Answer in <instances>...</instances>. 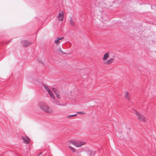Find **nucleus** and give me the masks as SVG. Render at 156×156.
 Wrapping results in <instances>:
<instances>
[{"label": "nucleus", "instance_id": "obj_5", "mask_svg": "<svg viewBox=\"0 0 156 156\" xmlns=\"http://www.w3.org/2000/svg\"><path fill=\"white\" fill-rule=\"evenodd\" d=\"M22 138L23 141L24 143L26 144H28L29 143V138L27 136H22Z\"/></svg>", "mask_w": 156, "mask_h": 156}, {"label": "nucleus", "instance_id": "obj_11", "mask_svg": "<svg viewBox=\"0 0 156 156\" xmlns=\"http://www.w3.org/2000/svg\"><path fill=\"white\" fill-rule=\"evenodd\" d=\"M70 24L71 26H74L75 25V23L73 22L72 19L71 17L70 19Z\"/></svg>", "mask_w": 156, "mask_h": 156}, {"label": "nucleus", "instance_id": "obj_8", "mask_svg": "<svg viewBox=\"0 0 156 156\" xmlns=\"http://www.w3.org/2000/svg\"><path fill=\"white\" fill-rule=\"evenodd\" d=\"M52 90L55 92V93L56 95L57 98H60V97H59V95L57 91L56 90V89L53 88L52 89Z\"/></svg>", "mask_w": 156, "mask_h": 156}, {"label": "nucleus", "instance_id": "obj_12", "mask_svg": "<svg viewBox=\"0 0 156 156\" xmlns=\"http://www.w3.org/2000/svg\"><path fill=\"white\" fill-rule=\"evenodd\" d=\"M43 85L44 86V88L48 92L50 91V90L49 88L48 87L47 85L44 84H43Z\"/></svg>", "mask_w": 156, "mask_h": 156}, {"label": "nucleus", "instance_id": "obj_21", "mask_svg": "<svg viewBox=\"0 0 156 156\" xmlns=\"http://www.w3.org/2000/svg\"><path fill=\"white\" fill-rule=\"evenodd\" d=\"M59 51L61 53H64V52L62 51V50L61 48H59Z\"/></svg>", "mask_w": 156, "mask_h": 156}, {"label": "nucleus", "instance_id": "obj_14", "mask_svg": "<svg viewBox=\"0 0 156 156\" xmlns=\"http://www.w3.org/2000/svg\"><path fill=\"white\" fill-rule=\"evenodd\" d=\"M77 115L76 114L72 115H70L67 116V117L68 118H69L70 117H73Z\"/></svg>", "mask_w": 156, "mask_h": 156}, {"label": "nucleus", "instance_id": "obj_4", "mask_svg": "<svg viewBox=\"0 0 156 156\" xmlns=\"http://www.w3.org/2000/svg\"><path fill=\"white\" fill-rule=\"evenodd\" d=\"M21 43L23 44V45L25 47H27L31 44L30 41L26 40H23L22 41Z\"/></svg>", "mask_w": 156, "mask_h": 156}, {"label": "nucleus", "instance_id": "obj_18", "mask_svg": "<svg viewBox=\"0 0 156 156\" xmlns=\"http://www.w3.org/2000/svg\"><path fill=\"white\" fill-rule=\"evenodd\" d=\"M57 38L58 39V40L59 41V40H62L64 38V37H57Z\"/></svg>", "mask_w": 156, "mask_h": 156}, {"label": "nucleus", "instance_id": "obj_10", "mask_svg": "<svg viewBox=\"0 0 156 156\" xmlns=\"http://www.w3.org/2000/svg\"><path fill=\"white\" fill-rule=\"evenodd\" d=\"M113 58H111L110 59L106 61L105 63L107 64H109L111 63L113 61Z\"/></svg>", "mask_w": 156, "mask_h": 156}, {"label": "nucleus", "instance_id": "obj_3", "mask_svg": "<svg viewBox=\"0 0 156 156\" xmlns=\"http://www.w3.org/2000/svg\"><path fill=\"white\" fill-rule=\"evenodd\" d=\"M135 114L137 116L138 119L141 122L146 121V120L145 117L138 112L135 111Z\"/></svg>", "mask_w": 156, "mask_h": 156}, {"label": "nucleus", "instance_id": "obj_7", "mask_svg": "<svg viewBox=\"0 0 156 156\" xmlns=\"http://www.w3.org/2000/svg\"><path fill=\"white\" fill-rule=\"evenodd\" d=\"M109 53L108 52L105 53L104 54V55L103 57V60H106L107 59V58H108L109 57Z\"/></svg>", "mask_w": 156, "mask_h": 156}, {"label": "nucleus", "instance_id": "obj_15", "mask_svg": "<svg viewBox=\"0 0 156 156\" xmlns=\"http://www.w3.org/2000/svg\"><path fill=\"white\" fill-rule=\"evenodd\" d=\"M59 42H60V41L57 38L56 40H55V43L57 45H58V44H59Z\"/></svg>", "mask_w": 156, "mask_h": 156}, {"label": "nucleus", "instance_id": "obj_20", "mask_svg": "<svg viewBox=\"0 0 156 156\" xmlns=\"http://www.w3.org/2000/svg\"><path fill=\"white\" fill-rule=\"evenodd\" d=\"M55 104H56L58 105H62V104L58 103V102H57V101H56L55 102Z\"/></svg>", "mask_w": 156, "mask_h": 156}, {"label": "nucleus", "instance_id": "obj_13", "mask_svg": "<svg viewBox=\"0 0 156 156\" xmlns=\"http://www.w3.org/2000/svg\"><path fill=\"white\" fill-rule=\"evenodd\" d=\"M48 92L52 98L55 99V98L53 95V94L51 90L50 91V92Z\"/></svg>", "mask_w": 156, "mask_h": 156}, {"label": "nucleus", "instance_id": "obj_6", "mask_svg": "<svg viewBox=\"0 0 156 156\" xmlns=\"http://www.w3.org/2000/svg\"><path fill=\"white\" fill-rule=\"evenodd\" d=\"M64 17V14L62 12H60L59 15L58 16V18H61V19H60V20H62L63 19Z\"/></svg>", "mask_w": 156, "mask_h": 156}, {"label": "nucleus", "instance_id": "obj_17", "mask_svg": "<svg viewBox=\"0 0 156 156\" xmlns=\"http://www.w3.org/2000/svg\"><path fill=\"white\" fill-rule=\"evenodd\" d=\"M69 147L72 150V151L73 152H76V150L75 149L72 147H71V146H69Z\"/></svg>", "mask_w": 156, "mask_h": 156}, {"label": "nucleus", "instance_id": "obj_2", "mask_svg": "<svg viewBox=\"0 0 156 156\" xmlns=\"http://www.w3.org/2000/svg\"><path fill=\"white\" fill-rule=\"evenodd\" d=\"M69 142L71 144H73L75 146L79 147L82 145H84L85 144V142L81 141H76L73 140H69Z\"/></svg>", "mask_w": 156, "mask_h": 156}, {"label": "nucleus", "instance_id": "obj_22", "mask_svg": "<svg viewBox=\"0 0 156 156\" xmlns=\"http://www.w3.org/2000/svg\"><path fill=\"white\" fill-rule=\"evenodd\" d=\"M77 156H81V154H80L79 153H77Z\"/></svg>", "mask_w": 156, "mask_h": 156}, {"label": "nucleus", "instance_id": "obj_1", "mask_svg": "<svg viewBox=\"0 0 156 156\" xmlns=\"http://www.w3.org/2000/svg\"><path fill=\"white\" fill-rule=\"evenodd\" d=\"M39 106L41 109L45 112L49 114L52 113L53 111L51 108L43 102H40L39 103Z\"/></svg>", "mask_w": 156, "mask_h": 156}, {"label": "nucleus", "instance_id": "obj_19", "mask_svg": "<svg viewBox=\"0 0 156 156\" xmlns=\"http://www.w3.org/2000/svg\"><path fill=\"white\" fill-rule=\"evenodd\" d=\"M78 114H84V112H77Z\"/></svg>", "mask_w": 156, "mask_h": 156}, {"label": "nucleus", "instance_id": "obj_16", "mask_svg": "<svg viewBox=\"0 0 156 156\" xmlns=\"http://www.w3.org/2000/svg\"><path fill=\"white\" fill-rule=\"evenodd\" d=\"M125 96L126 97V98L128 100L129 99V97L128 96V92H127L125 95Z\"/></svg>", "mask_w": 156, "mask_h": 156}, {"label": "nucleus", "instance_id": "obj_9", "mask_svg": "<svg viewBox=\"0 0 156 156\" xmlns=\"http://www.w3.org/2000/svg\"><path fill=\"white\" fill-rule=\"evenodd\" d=\"M92 154V152L91 151H88L86 152L85 155L87 156H91Z\"/></svg>", "mask_w": 156, "mask_h": 156}]
</instances>
